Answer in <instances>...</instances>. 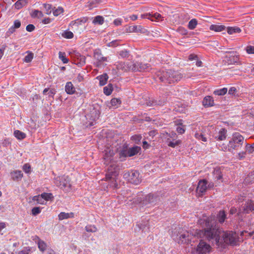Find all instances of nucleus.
Instances as JSON below:
<instances>
[{"mask_svg": "<svg viewBox=\"0 0 254 254\" xmlns=\"http://www.w3.org/2000/svg\"><path fill=\"white\" fill-rule=\"evenodd\" d=\"M203 221V229L196 230L194 234L186 231L180 234V241L182 243L188 244L191 243L192 239L197 237L205 238L221 248H225L228 245H236L238 237L237 234L232 231H222L217 225L214 217H208Z\"/></svg>", "mask_w": 254, "mask_h": 254, "instance_id": "obj_1", "label": "nucleus"}, {"mask_svg": "<svg viewBox=\"0 0 254 254\" xmlns=\"http://www.w3.org/2000/svg\"><path fill=\"white\" fill-rule=\"evenodd\" d=\"M156 75L161 82L168 84L180 81L183 77L180 72L171 69L158 71Z\"/></svg>", "mask_w": 254, "mask_h": 254, "instance_id": "obj_2", "label": "nucleus"}, {"mask_svg": "<svg viewBox=\"0 0 254 254\" xmlns=\"http://www.w3.org/2000/svg\"><path fill=\"white\" fill-rule=\"evenodd\" d=\"M159 200V197L158 195L153 194L149 193L146 195L142 198H137V201L142 204V205H147L150 204V205H155Z\"/></svg>", "mask_w": 254, "mask_h": 254, "instance_id": "obj_3", "label": "nucleus"}, {"mask_svg": "<svg viewBox=\"0 0 254 254\" xmlns=\"http://www.w3.org/2000/svg\"><path fill=\"white\" fill-rule=\"evenodd\" d=\"M244 140V137L239 132H235L233 134L232 139L229 141L228 146L234 150H237L242 145Z\"/></svg>", "mask_w": 254, "mask_h": 254, "instance_id": "obj_4", "label": "nucleus"}, {"mask_svg": "<svg viewBox=\"0 0 254 254\" xmlns=\"http://www.w3.org/2000/svg\"><path fill=\"white\" fill-rule=\"evenodd\" d=\"M108 167L106 169L107 173L106 174V179H112L113 177H116L119 173L120 168L115 162H112L106 164Z\"/></svg>", "mask_w": 254, "mask_h": 254, "instance_id": "obj_5", "label": "nucleus"}, {"mask_svg": "<svg viewBox=\"0 0 254 254\" xmlns=\"http://www.w3.org/2000/svg\"><path fill=\"white\" fill-rule=\"evenodd\" d=\"M124 177L127 179L131 184L137 185L141 182V177L139 173L136 171H131L130 172L125 173Z\"/></svg>", "mask_w": 254, "mask_h": 254, "instance_id": "obj_6", "label": "nucleus"}, {"mask_svg": "<svg viewBox=\"0 0 254 254\" xmlns=\"http://www.w3.org/2000/svg\"><path fill=\"white\" fill-rule=\"evenodd\" d=\"M210 249L209 245L203 241L200 240L195 251L197 254H207L210 251Z\"/></svg>", "mask_w": 254, "mask_h": 254, "instance_id": "obj_7", "label": "nucleus"}, {"mask_svg": "<svg viewBox=\"0 0 254 254\" xmlns=\"http://www.w3.org/2000/svg\"><path fill=\"white\" fill-rule=\"evenodd\" d=\"M94 58L96 61L95 64L97 67L105 66L106 64H105L104 63L108 62L107 58L103 57L101 53L98 51L94 52Z\"/></svg>", "mask_w": 254, "mask_h": 254, "instance_id": "obj_8", "label": "nucleus"}, {"mask_svg": "<svg viewBox=\"0 0 254 254\" xmlns=\"http://www.w3.org/2000/svg\"><path fill=\"white\" fill-rule=\"evenodd\" d=\"M133 64L134 62H120L116 64V67L118 69H121L124 71H133V68L135 66Z\"/></svg>", "mask_w": 254, "mask_h": 254, "instance_id": "obj_9", "label": "nucleus"}, {"mask_svg": "<svg viewBox=\"0 0 254 254\" xmlns=\"http://www.w3.org/2000/svg\"><path fill=\"white\" fill-rule=\"evenodd\" d=\"M253 210H254V202L252 200H249L242 209L239 210L237 215H240L241 212L249 213Z\"/></svg>", "mask_w": 254, "mask_h": 254, "instance_id": "obj_10", "label": "nucleus"}, {"mask_svg": "<svg viewBox=\"0 0 254 254\" xmlns=\"http://www.w3.org/2000/svg\"><path fill=\"white\" fill-rule=\"evenodd\" d=\"M133 65L135 66L133 68V71H147L150 69V65L148 64H143L142 63H134Z\"/></svg>", "mask_w": 254, "mask_h": 254, "instance_id": "obj_11", "label": "nucleus"}, {"mask_svg": "<svg viewBox=\"0 0 254 254\" xmlns=\"http://www.w3.org/2000/svg\"><path fill=\"white\" fill-rule=\"evenodd\" d=\"M225 63L228 64H233L237 63L239 61V56L236 55V54H232L229 56H225L224 57Z\"/></svg>", "mask_w": 254, "mask_h": 254, "instance_id": "obj_12", "label": "nucleus"}, {"mask_svg": "<svg viewBox=\"0 0 254 254\" xmlns=\"http://www.w3.org/2000/svg\"><path fill=\"white\" fill-rule=\"evenodd\" d=\"M104 160H105V164L112 162V158L114 155V151L110 148H107L104 151Z\"/></svg>", "mask_w": 254, "mask_h": 254, "instance_id": "obj_13", "label": "nucleus"}, {"mask_svg": "<svg viewBox=\"0 0 254 254\" xmlns=\"http://www.w3.org/2000/svg\"><path fill=\"white\" fill-rule=\"evenodd\" d=\"M207 181L205 180H200L198 183L197 187L196 188L197 191L199 193H203L205 192L207 189Z\"/></svg>", "mask_w": 254, "mask_h": 254, "instance_id": "obj_14", "label": "nucleus"}, {"mask_svg": "<svg viewBox=\"0 0 254 254\" xmlns=\"http://www.w3.org/2000/svg\"><path fill=\"white\" fill-rule=\"evenodd\" d=\"M60 186L64 188H70L71 184L70 183V179L68 177L63 176L60 178Z\"/></svg>", "mask_w": 254, "mask_h": 254, "instance_id": "obj_15", "label": "nucleus"}, {"mask_svg": "<svg viewBox=\"0 0 254 254\" xmlns=\"http://www.w3.org/2000/svg\"><path fill=\"white\" fill-rule=\"evenodd\" d=\"M11 179L14 181H19L23 177V173L21 171L15 170L10 174Z\"/></svg>", "mask_w": 254, "mask_h": 254, "instance_id": "obj_16", "label": "nucleus"}, {"mask_svg": "<svg viewBox=\"0 0 254 254\" xmlns=\"http://www.w3.org/2000/svg\"><path fill=\"white\" fill-rule=\"evenodd\" d=\"M130 32H136V33H144L146 32L145 29H144L141 25H133L130 26L129 27Z\"/></svg>", "mask_w": 254, "mask_h": 254, "instance_id": "obj_17", "label": "nucleus"}, {"mask_svg": "<svg viewBox=\"0 0 254 254\" xmlns=\"http://www.w3.org/2000/svg\"><path fill=\"white\" fill-rule=\"evenodd\" d=\"M203 105L205 107H211L214 105L213 98L210 96H206L202 101Z\"/></svg>", "mask_w": 254, "mask_h": 254, "instance_id": "obj_18", "label": "nucleus"}, {"mask_svg": "<svg viewBox=\"0 0 254 254\" xmlns=\"http://www.w3.org/2000/svg\"><path fill=\"white\" fill-rule=\"evenodd\" d=\"M65 90L68 94H72L75 91V88L71 82H68L66 83L65 87Z\"/></svg>", "mask_w": 254, "mask_h": 254, "instance_id": "obj_19", "label": "nucleus"}, {"mask_svg": "<svg viewBox=\"0 0 254 254\" xmlns=\"http://www.w3.org/2000/svg\"><path fill=\"white\" fill-rule=\"evenodd\" d=\"M141 17L143 18H146L148 19H151L152 21L153 20V19H152L151 17H154L155 19H159L160 18H161V15L159 13H155L153 14H151V13H149L146 14H142Z\"/></svg>", "mask_w": 254, "mask_h": 254, "instance_id": "obj_20", "label": "nucleus"}, {"mask_svg": "<svg viewBox=\"0 0 254 254\" xmlns=\"http://www.w3.org/2000/svg\"><path fill=\"white\" fill-rule=\"evenodd\" d=\"M226 26L223 25H216L213 24L210 26V30L214 31L215 32H221L226 29Z\"/></svg>", "mask_w": 254, "mask_h": 254, "instance_id": "obj_21", "label": "nucleus"}, {"mask_svg": "<svg viewBox=\"0 0 254 254\" xmlns=\"http://www.w3.org/2000/svg\"><path fill=\"white\" fill-rule=\"evenodd\" d=\"M140 147L135 146L128 149V156L131 157L136 155L140 150Z\"/></svg>", "mask_w": 254, "mask_h": 254, "instance_id": "obj_22", "label": "nucleus"}, {"mask_svg": "<svg viewBox=\"0 0 254 254\" xmlns=\"http://www.w3.org/2000/svg\"><path fill=\"white\" fill-rule=\"evenodd\" d=\"M97 78L99 80L100 85L103 86L106 84L108 79V76L107 74L104 73L103 75L98 76Z\"/></svg>", "mask_w": 254, "mask_h": 254, "instance_id": "obj_23", "label": "nucleus"}, {"mask_svg": "<svg viewBox=\"0 0 254 254\" xmlns=\"http://www.w3.org/2000/svg\"><path fill=\"white\" fill-rule=\"evenodd\" d=\"M217 218L219 223H223L226 218V214L224 210H220L217 215Z\"/></svg>", "mask_w": 254, "mask_h": 254, "instance_id": "obj_24", "label": "nucleus"}, {"mask_svg": "<svg viewBox=\"0 0 254 254\" xmlns=\"http://www.w3.org/2000/svg\"><path fill=\"white\" fill-rule=\"evenodd\" d=\"M104 22V18L100 15L95 16L92 21V23L95 25H102Z\"/></svg>", "mask_w": 254, "mask_h": 254, "instance_id": "obj_25", "label": "nucleus"}, {"mask_svg": "<svg viewBox=\"0 0 254 254\" xmlns=\"http://www.w3.org/2000/svg\"><path fill=\"white\" fill-rule=\"evenodd\" d=\"M227 130L225 128H222L219 132V134L215 138L219 140H223L226 137Z\"/></svg>", "mask_w": 254, "mask_h": 254, "instance_id": "obj_26", "label": "nucleus"}, {"mask_svg": "<svg viewBox=\"0 0 254 254\" xmlns=\"http://www.w3.org/2000/svg\"><path fill=\"white\" fill-rule=\"evenodd\" d=\"M74 216L73 213H68L65 212H61L59 215V218L60 220H63L67 219L68 218H72Z\"/></svg>", "mask_w": 254, "mask_h": 254, "instance_id": "obj_27", "label": "nucleus"}, {"mask_svg": "<svg viewBox=\"0 0 254 254\" xmlns=\"http://www.w3.org/2000/svg\"><path fill=\"white\" fill-rule=\"evenodd\" d=\"M115 178L116 177H113L112 179H107V180H110L109 186L110 188H112L113 189H117L119 188V186L117 183V181L115 179Z\"/></svg>", "mask_w": 254, "mask_h": 254, "instance_id": "obj_28", "label": "nucleus"}, {"mask_svg": "<svg viewBox=\"0 0 254 254\" xmlns=\"http://www.w3.org/2000/svg\"><path fill=\"white\" fill-rule=\"evenodd\" d=\"M241 30L237 27H227V32L229 34H233L234 33H240Z\"/></svg>", "mask_w": 254, "mask_h": 254, "instance_id": "obj_29", "label": "nucleus"}, {"mask_svg": "<svg viewBox=\"0 0 254 254\" xmlns=\"http://www.w3.org/2000/svg\"><path fill=\"white\" fill-rule=\"evenodd\" d=\"M213 175L217 180H220L222 179V175L219 168H215L213 172Z\"/></svg>", "mask_w": 254, "mask_h": 254, "instance_id": "obj_30", "label": "nucleus"}, {"mask_svg": "<svg viewBox=\"0 0 254 254\" xmlns=\"http://www.w3.org/2000/svg\"><path fill=\"white\" fill-rule=\"evenodd\" d=\"M28 2V0H18L15 3V8L17 9L21 8Z\"/></svg>", "mask_w": 254, "mask_h": 254, "instance_id": "obj_31", "label": "nucleus"}, {"mask_svg": "<svg viewBox=\"0 0 254 254\" xmlns=\"http://www.w3.org/2000/svg\"><path fill=\"white\" fill-rule=\"evenodd\" d=\"M14 135L18 139H23L26 137V134L24 132L18 130L14 131Z\"/></svg>", "mask_w": 254, "mask_h": 254, "instance_id": "obj_32", "label": "nucleus"}, {"mask_svg": "<svg viewBox=\"0 0 254 254\" xmlns=\"http://www.w3.org/2000/svg\"><path fill=\"white\" fill-rule=\"evenodd\" d=\"M113 88L111 84H109L107 86L104 87V93L106 95H109L112 93Z\"/></svg>", "mask_w": 254, "mask_h": 254, "instance_id": "obj_33", "label": "nucleus"}, {"mask_svg": "<svg viewBox=\"0 0 254 254\" xmlns=\"http://www.w3.org/2000/svg\"><path fill=\"white\" fill-rule=\"evenodd\" d=\"M227 92V88H223L222 89L215 90L213 92V94L216 95L222 96L225 95Z\"/></svg>", "mask_w": 254, "mask_h": 254, "instance_id": "obj_34", "label": "nucleus"}, {"mask_svg": "<svg viewBox=\"0 0 254 254\" xmlns=\"http://www.w3.org/2000/svg\"><path fill=\"white\" fill-rule=\"evenodd\" d=\"M41 197L46 200H52L54 198V196L51 193L44 192L41 194Z\"/></svg>", "mask_w": 254, "mask_h": 254, "instance_id": "obj_35", "label": "nucleus"}, {"mask_svg": "<svg viewBox=\"0 0 254 254\" xmlns=\"http://www.w3.org/2000/svg\"><path fill=\"white\" fill-rule=\"evenodd\" d=\"M169 140H170L169 138H168L167 139V142L168 143V145L169 146L173 147V148H174L177 145H178L180 144L181 143V142H182V141L181 140H176L175 142H172V141H170Z\"/></svg>", "mask_w": 254, "mask_h": 254, "instance_id": "obj_36", "label": "nucleus"}, {"mask_svg": "<svg viewBox=\"0 0 254 254\" xmlns=\"http://www.w3.org/2000/svg\"><path fill=\"white\" fill-rule=\"evenodd\" d=\"M38 245L39 250L42 252H44L46 250L47 245L43 241L39 240L38 243Z\"/></svg>", "mask_w": 254, "mask_h": 254, "instance_id": "obj_37", "label": "nucleus"}, {"mask_svg": "<svg viewBox=\"0 0 254 254\" xmlns=\"http://www.w3.org/2000/svg\"><path fill=\"white\" fill-rule=\"evenodd\" d=\"M197 24V21L195 19H192L189 22L188 27L190 29H194Z\"/></svg>", "mask_w": 254, "mask_h": 254, "instance_id": "obj_38", "label": "nucleus"}, {"mask_svg": "<svg viewBox=\"0 0 254 254\" xmlns=\"http://www.w3.org/2000/svg\"><path fill=\"white\" fill-rule=\"evenodd\" d=\"M148 222H144V224L143 223H139L137 224L138 227L140 230H142V231L146 232L149 229L148 226H147Z\"/></svg>", "mask_w": 254, "mask_h": 254, "instance_id": "obj_39", "label": "nucleus"}, {"mask_svg": "<svg viewBox=\"0 0 254 254\" xmlns=\"http://www.w3.org/2000/svg\"><path fill=\"white\" fill-rule=\"evenodd\" d=\"M59 58L62 61L63 63L66 64L68 62V60L65 57V54L64 53L60 52L59 53Z\"/></svg>", "mask_w": 254, "mask_h": 254, "instance_id": "obj_40", "label": "nucleus"}, {"mask_svg": "<svg viewBox=\"0 0 254 254\" xmlns=\"http://www.w3.org/2000/svg\"><path fill=\"white\" fill-rule=\"evenodd\" d=\"M245 183L250 184L254 182V174L251 173L245 180Z\"/></svg>", "mask_w": 254, "mask_h": 254, "instance_id": "obj_41", "label": "nucleus"}, {"mask_svg": "<svg viewBox=\"0 0 254 254\" xmlns=\"http://www.w3.org/2000/svg\"><path fill=\"white\" fill-rule=\"evenodd\" d=\"M62 36L67 38L70 39L73 37V34L71 31H65L62 34Z\"/></svg>", "mask_w": 254, "mask_h": 254, "instance_id": "obj_42", "label": "nucleus"}, {"mask_svg": "<svg viewBox=\"0 0 254 254\" xmlns=\"http://www.w3.org/2000/svg\"><path fill=\"white\" fill-rule=\"evenodd\" d=\"M119 56L122 58H127L129 56V52L127 50H124L118 53Z\"/></svg>", "mask_w": 254, "mask_h": 254, "instance_id": "obj_43", "label": "nucleus"}, {"mask_svg": "<svg viewBox=\"0 0 254 254\" xmlns=\"http://www.w3.org/2000/svg\"><path fill=\"white\" fill-rule=\"evenodd\" d=\"M31 16L33 17H42L43 16V14L42 12L41 11H39L38 10H34L33 11V12L31 14Z\"/></svg>", "mask_w": 254, "mask_h": 254, "instance_id": "obj_44", "label": "nucleus"}, {"mask_svg": "<svg viewBox=\"0 0 254 254\" xmlns=\"http://www.w3.org/2000/svg\"><path fill=\"white\" fill-rule=\"evenodd\" d=\"M85 230L88 232H95L97 229L94 225H88L86 226Z\"/></svg>", "mask_w": 254, "mask_h": 254, "instance_id": "obj_45", "label": "nucleus"}, {"mask_svg": "<svg viewBox=\"0 0 254 254\" xmlns=\"http://www.w3.org/2000/svg\"><path fill=\"white\" fill-rule=\"evenodd\" d=\"M44 7L45 10V13L49 15L52 12V5L50 4H44Z\"/></svg>", "mask_w": 254, "mask_h": 254, "instance_id": "obj_46", "label": "nucleus"}, {"mask_svg": "<svg viewBox=\"0 0 254 254\" xmlns=\"http://www.w3.org/2000/svg\"><path fill=\"white\" fill-rule=\"evenodd\" d=\"M121 101L119 99L113 98L111 100L110 103L112 106L117 107L118 105L120 104Z\"/></svg>", "mask_w": 254, "mask_h": 254, "instance_id": "obj_47", "label": "nucleus"}, {"mask_svg": "<svg viewBox=\"0 0 254 254\" xmlns=\"http://www.w3.org/2000/svg\"><path fill=\"white\" fill-rule=\"evenodd\" d=\"M246 151L249 153H252L254 151V143L251 145L247 144L246 146Z\"/></svg>", "mask_w": 254, "mask_h": 254, "instance_id": "obj_48", "label": "nucleus"}, {"mask_svg": "<svg viewBox=\"0 0 254 254\" xmlns=\"http://www.w3.org/2000/svg\"><path fill=\"white\" fill-rule=\"evenodd\" d=\"M22 169H23V171L26 173H27V174L30 173L31 172V166L29 164H28V163L25 164L23 166Z\"/></svg>", "mask_w": 254, "mask_h": 254, "instance_id": "obj_49", "label": "nucleus"}, {"mask_svg": "<svg viewBox=\"0 0 254 254\" xmlns=\"http://www.w3.org/2000/svg\"><path fill=\"white\" fill-rule=\"evenodd\" d=\"M33 58V54L32 53H29L24 58V62L26 63L30 62Z\"/></svg>", "mask_w": 254, "mask_h": 254, "instance_id": "obj_50", "label": "nucleus"}, {"mask_svg": "<svg viewBox=\"0 0 254 254\" xmlns=\"http://www.w3.org/2000/svg\"><path fill=\"white\" fill-rule=\"evenodd\" d=\"M177 31L182 35H187L188 33L187 30L183 27H179L177 29Z\"/></svg>", "mask_w": 254, "mask_h": 254, "instance_id": "obj_51", "label": "nucleus"}, {"mask_svg": "<svg viewBox=\"0 0 254 254\" xmlns=\"http://www.w3.org/2000/svg\"><path fill=\"white\" fill-rule=\"evenodd\" d=\"M64 12V9L62 7H58L57 9H55L53 11V14L57 16L59 15H60L61 13H63Z\"/></svg>", "mask_w": 254, "mask_h": 254, "instance_id": "obj_52", "label": "nucleus"}, {"mask_svg": "<svg viewBox=\"0 0 254 254\" xmlns=\"http://www.w3.org/2000/svg\"><path fill=\"white\" fill-rule=\"evenodd\" d=\"M41 212V209L39 207H35L32 209V214L34 216H36Z\"/></svg>", "mask_w": 254, "mask_h": 254, "instance_id": "obj_53", "label": "nucleus"}, {"mask_svg": "<svg viewBox=\"0 0 254 254\" xmlns=\"http://www.w3.org/2000/svg\"><path fill=\"white\" fill-rule=\"evenodd\" d=\"M179 126L178 127H177V131L179 133H180V134H183L185 132V129L184 128V127H182V124L181 123V124H178Z\"/></svg>", "mask_w": 254, "mask_h": 254, "instance_id": "obj_54", "label": "nucleus"}, {"mask_svg": "<svg viewBox=\"0 0 254 254\" xmlns=\"http://www.w3.org/2000/svg\"><path fill=\"white\" fill-rule=\"evenodd\" d=\"M154 99L149 98L148 100H146V102L144 103L147 106H155Z\"/></svg>", "mask_w": 254, "mask_h": 254, "instance_id": "obj_55", "label": "nucleus"}, {"mask_svg": "<svg viewBox=\"0 0 254 254\" xmlns=\"http://www.w3.org/2000/svg\"><path fill=\"white\" fill-rule=\"evenodd\" d=\"M154 103H155V106L158 105V106H163L165 104L166 101L165 100H154Z\"/></svg>", "mask_w": 254, "mask_h": 254, "instance_id": "obj_56", "label": "nucleus"}, {"mask_svg": "<svg viewBox=\"0 0 254 254\" xmlns=\"http://www.w3.org/2000/svg\"><path fill=\"white\" fill-rule=\"evenodd\" d=\"M102 2V0H92L90 3V5L92 7H96L97 4Z\"/></svg>", "mask_w": 254, "mask_h": 254, "instance_id": "obj_57", "label": "nucleus"}, {"mask_svg": "<svg viewBox=\"0 0 254 254\" xmlns=\"http://www.w3.org/2000/svg\"><path fill=\"white\" fill-rule=\"evenodd\" d=\"M85 57L84 56L79 55V61L80 62L77 64H79L80 66L84 65L85 64Z\"/></svg>", "mask_w": 254, "mask_h": 254, "instance_id": "obj_58", "label": "nucleus"}, {"mask_svg": "<svg viewBox=\"0 0 254 254\" xmlns=\"http://www.w3.org/2000/svg\"><path fill=\"white\" fill-rule=\"evenodd\" d=\"M15 28L12 26H11L8 30L6 33V36L7 37L10 36L12 33H13L15 31Z\"/></svg>", "mask_w": 254, "mask_h": 254, "instance_id": "obj_59", "label": "nucleus"}, {"mask_svg": "<svg viewBox=\"0 0 254 254\" xmlns=\"http://www.w3.org/2000/svg\"><path fill=\"white\" fill-rule=\"evenodd\" d=\"M246 51L249 54H254V46H248L246 47Z\"/></svg>", "mask_w": 254, "mask_h": 254, "instance_id": "obj_60", "label": "nucleus"}, {"mask_svg": "<svg viewBox=\"0 0 254 254\" xmlns=\"http://www.w3.org/2000/svg\"><path fill=\"white\" fill-rule=\"evenodd\" d=\"M195 137L198 139H200L203 141L205 142L207 141L206 138L202 134L196 133Z\"/></svg>", "mask_w": 254, "mask_h": 254, "instance_id": "obj_61", "label": "nucleus"}, {"mask_svg": "<svg viewBox=\"0 0 254 254\" xmlns=\"http://www.w3.org/2000/svg\"><path fill=\"white\" fill-rule=\"evenodd\" d=\"M237 92V90L236 87H231L229 91L228 94L230 95H235V93Z\"/></svg>", "mask_w": 254, "mask_h": 254, "instance_id": "obj_62", "label": "nucleus"}, {"mask_svg": "<svg viewBox=\"0 0 254 254\" xmlns=\"http://www.w3.org/2000/svg\"><path fill=\"white\" fill-rule=\"evenodd\" d=\"M166 134L170 138H173V139H175L177 137V134L174 132H171V133L166 132Z\"/></svg>", "mask_w": 254, "mask_h": 254, "instance_id": "obj_63", "label": "nucleus"}, {"mask_svg": "<svg viewBox=\"0 0 254 254\" xmlns=\"http://www.w3.org/2000/svg\"><path fill=\"white\" fill-rule=\"evenodd\" d=\"M119 42L120 41L117 40L113 41L108 44V46L110 47H116L119 45Z\"/></svg>", "mask_w": 254, "mask_h": 254, "instance_id": "obj_64", "label": "nucleus"}]
</instances>
